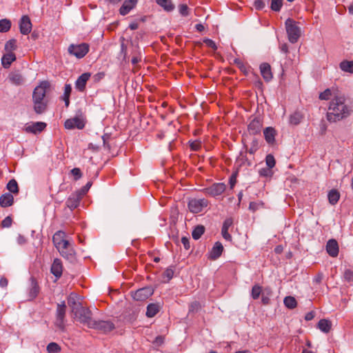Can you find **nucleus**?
<instances>
[{
    "label": "nucleus",
    "instance_id": "40",
    "mask_svg": "<svg viewBox=\"0 0 353 353\" xmlns=\"http://www.w3.org/2000/svg\"><path fill=\"white\" fill-rule=\"evenodd\" d=\"M6 188L11 193L17 194L19 192L18 183L14 179L9 181Z\"/></svg>",
    "mask_w": 353,
    "mask_h": 353
},
{
    "label": "nucleus",
    "instance_id": "55",
    "mask_svg": "<svg viewBox=\"0 0 353 353\" xmlns=\"http://www.w3.org/2000/svg\"><path fill=\"white\" fill-rule=\"evenodd\" d=\"M203 43L209 48L216 50L217 49L216 45L214 41L210 39H204Z\"/></svg>",
    "mask_w": 353,
    "mask_h": 353
},
{
    "label": "nucleus",
    "instance_id": "23",
    "mask_svg": "<svg viewBox=\"0 0 353 353\" xmlns=\"http://www.w3.org/2000/svg\"><path fill=\"white\" fill-rule=\"evenodd\" d=\"M223 251V246L222 244L219 241L216 242L210 251V258L212 260L217 259L221 255Z\"/></svg>",
    "mask_w": 353,
    "mask_h": 353
},
{
    "label": "nucleus",
    "instance_id": "58",
    "mask_svg": "<svg viewBox=\"0 0 353 353\" xmlns=\"http://www.w3.org/2000/svg\"><path fill=\"white\" fill-rule=\"evenodd\" d=\"M200 308V303L198 301L192 302L189 307V311L190 312H197Z\"/></svg>",
    "mask_w": 353,
    "mask_h": 353
},
{
    "label": "nucleus",
    "instance_id": "48",
    "mask_svg": "<svg viewBox=\"0 0 353 353\" xmlns=\"http://www.w3.org/2000/svg\"><path fill=\"white\" fill-rule=\"evenodd\" d=\"M265 163L268 168H272L275 166L276 161L273 155L268 154L265 157Z\"/></svg>",
    "mask_w": 353,
    "mask_h": 353
},
{
    "label": "nucleus",
    "instance_id": "22",
    "mask_svg": "<svg viewBox=\"0 0 353 353\" xmlns=\"http://www.w3.org/2000/svg\"><path fill=\"white\" fill-rule=\"evenodd\" d=\"M260 70L263 78L266 81H270L272 79L270 65L268 63H263L260 65Z\"/></svg>",
    "mask_w": 353,
    "mask_h": 353
},
{
    "label": "nucleus",
    "instance_id": "59",
    "mask_svg": "<svg viewBox=\"0 0 353 353\" xmlns=\"http://www.w3.org/2000/svg\"><path fill=\"white\" fill-rule=\"evenodd\" d=\"M92 183L91 182L87 183L85 185H84L81 189L79 190H77V192L81 194V196H83L84 194L87 193L90 188L91 187Z\"/></svg>",
    "mask_w": 353,
    "mask_h": 353
},
{
    "label": "nucleus",
    "instance_id": "15",
    "mask_svg": "<svg viewBox=\"0 0 353 353\" xmlns=\"http://www.w3.org/2000/svg\"><path fill=\"white\" fill-rule=\"evenodd\" d=\"M20 32L22 34L27 35L32 30V23L28 15H23L19 21Z\"/></svg>",
    "mask_w": 353,
    "mask_h": 353
},
{
    "label": "nucleus",
    "instance_id": "11",
    "mask_svg": "<svg viewBox=\"0 0 353 353\" xmlns=\"http://www.w3.org/2000/svg\"><path fill=\"white\" fill-rule=\"evenodd\" d=\"M61 255L67 259H72L74 256V250L68 241H64L57 248Z\"/></svg>",
    "mask_w": 353,
    "mask_h": 353
},
{
    "label": "nucleus",
    "instance_id": "34",
    "mask_svg": "<svg viewBox=\"0 0 353 353\" xmlns=\"http://www.w3.org/2000/svg\"><path fill=\"white\" fill-rule=\"evenodd\" d=\"M10 81L12 83L16 85H20L23 83L24 78L19 73H12L9 77Z\"/></svg>",
    "mask_w": 353,
    "mask_h": 353
},
{
    "label": "nucleus",
    "instance_id": "27",
    "mask_svg": "<svg viewBox=\"0 0 353 353\" xmlns=\"http://www.w3.org/2000/svg\"><path fill=\"white\" fill-rule=\"evenodd\" d=\"M39 292V286L37 281L34 279H31V287L29 290V299H34Z\"/></svg>",
    "mask_w": 353,
    "mask_h": 353
},
{
    "label": "nucleus",
    "instance_id": "57",
    "mask_svg": "<svg viewBox=\"0 0 353 353\" xmlns=\"http://www.w3.org/2000/svg\"><path fill=\"white\" fill-rule=\"evenodd\" d=\"M254 6L256 10H261L265 8V2L263 0H255L254 2Z\"/></svg>",
    "mask_w": 353,
    "mask_h": 353
},
{
    "label": "nucleus",
    "instance_id": "18",
    "mask_svg": "<svg viewBox=\"0 0 353 353\" xmlns=\"http://www.w3.org/2000/svg\"><path fill=\"white\" fill-rule=\"evenodd\" d=\"M51 273L57 278L59 279L63 273V265L59 259H55L50 268Z\"/></svg>",
    "mask_w": 353,
    "mask_h": 353
},
{
    "label": "nucleus",
    "instance_id": "2",
    "mask_svg": "<svg viewBox=\"0 0 353 353\" xmlns=\"http://www.w3.org/2000/svg\"><path fill=\"white\" fill-rule=\"evenodd\" d=\"M48 88L49 83L43 81L34 89L32 93L33 108L38 114H43L47 109L48 101L46 99V95Z\"/></svg>",
    "mask_w": 353,
    "mask_h": 353
},
{
    "label": "nucleus",
    "instance_id": "17",
    "mask_svg": "<svg viewBox=\"0 0 353 353\" xmlns=\"http://www.w3.org/2000/svg\"><path fill=\"white\" fill-rule=\"evenodd\" d=\"M90 76L91 74L89 72L83 73L79 76L75 82V88L80 92L85 91L86 83Z\"/></svg>",
    "mask_w": 353,
    "mask_h": 353
},
{
    "label": "nucleus",
    "instance_id": "38",
    "mask_svg": "<svg viewBox=\"0 0 353 353\" xmlns=\"http://www.w3.org/2000/svg\"><path fill=\"white\" fill-rule=\"evenodd\" d=\"M340 68L344 72L353 73V61H343L340 63Z\"/></svg>",
    "mask_w": 353,
    "mask_h": 353
},
{
    "label": "nucleus",
    "instance_id": "46",
    "mask_svg": "<svg viewBox=\"0 0 353 353\" xmlns=\"http://www.w3.org/2000/svg\"><path fill=\"white\" fill-rule=\"evenodd\" d=\"M283 6L282 0H271V9L274 11H280Z\"/></svg>",
    "mask_w": 353,
    "mask_h": 353
},
{
    "label": "nucleus",
    "instance_id": "53",
    "mask_svg": "<svg viewBox=\"0 0 353 353\" xmlns=\"http://www.w3.org/2000/svg\"><path fill=\"white\" fill-rule=\"evenodd\" d=\"M70 173L74 176V179L75 181L79 180L82 176L81 171L78 168H74L72 169L70 171Z\"/></svg>",
    "mask_w": 353,
    "mask_h": 353
},
{
    "label": "nucleus",
    "instance_id": "13",
    "mask_svg": "<svg viewBox=\"0 0 353 353\" xmlns=\"http://www.w3.org/2000/svg\"><path fill=\"white\" fill-rule=\"evenodd\" d=\"M46 123L44 122H32L27 123L25 126L24 130L28 133L36 134L42 132L46 128Z\"/></svg>",
    "mask_w": 353,
    "mask_h": 353
},
{
    "label": "nucleus",
    "instance_id": "6",
    "mask_svg": "<svg viewBox=\"0 0 353 353\" xmlns=\"http://www.w3.org/2000/svg\"><path fill=\"white\" fill-rule=\"evenodd\" d=\"M90 328L94 329L102 333L106 334L113 330L115 328V325L110 320H93Z\"/></svg>",
    "mask_w": 353,
    "mask_h": 353
},
{
    "label": "nucleus",
    "instance_id": "39",
    "mask_svg": "<svg viewBox=\"0 0 353 353\" xmlns=\"http://www.w3.org/2000/svg\"><path fill=\"white\" fill-rule=\"evenodd\" d=\"M284 305L289 309H294L297 305L296 300L294 297L289 296H286L283 301Z\"/></svg>",
    "mask_w": 353,
    "mask_h": 353
},
{
    "label": "nucleus",
    "instance_id": "60",
    "mask_svg": "<svg viewBox=\"0 0 353 353\" xmlns=\"http://www.w3.org/2000/svg\"><path fill=\"white\" fill-rule=\"evenodd\" d=\"M12 219L10 216L6 217L1 222V226L3 228H9L12 225Z\"/></svg>",
    "mask_w": 353,
    "mask_h": 353
},
{
    "label": "nucleus",
    "instance_id": "32",
    "mask_svg": "<svg viewBox=\"0 0 353 353\" xmlns=\"http://www.w3.org/2000/svg\"><path fill=\"white\" fill-rule=\"evenodd\" d=\"M327 197L330 203L334 205L339 201L340 199V193L338 190L333 189L328 192Z\"/></svg>",
    "mask_w": 353,
    "mask_h": 353
},
{
    "label": "nucleus",
    "instance_id": "19",
    "mask_svg": "<svg viewBox=\"0 0 353 353\" xmlns=\"http://www.w3.org/2000/svg\"><path fill=\"white\" fill-rule=\"evenodd\" d=\"M138 0H125L119 9V14L122 16L128 14L137 5Z\"/></svg>",
    "mask_w": 353,
    "mask_h": 353
},
{
    "label": "nucleus",
    "instance_id": "29",
    "mask_svg": "<svg viewBox=\"0 0 353 353\" xmlns=\"http://www.w3.org/2000/svg\"><path fill=\"white\" fill-rule=\"evenodd\" d=\"M174 271V266H170L161 275L162 282L165 283H168L173 278Z\"/></svg>",
    "mask_w": 353,
    "mask_h": 353
},
{
    "label": "nucleus",
    "instance_id": "14",
    "mask_svg": "<svg viewBox=\"0 0 353 353\" xmlns=\"http://www.w3.org/2000/svg\"><path fill=\"white\" fill-rule=\"evenodd\" d=\"M82 197L81 194L77 191L72 193L65 202L66 206L71 210L77 208L79 205Z\"/></svg>",
    "mask_w": 353,
    "mask_h": 353
},
{
    "label": "nucleus",
    "instance_id": "26",
    "mask_svg": "<svg viewBox=\"0 0 353 353\" xmlns=\"http://www.w3.org/2000/svg\"><path fill=\"white\" fill-rule=\"evenodd\" d=\"M65 233L63 231L59 230L54 233L52 236V242L56 248L61 245L64 241H67L65 239Z\"/></svg>",
    "mask_w": 353,
    "mask_h": 353
},
{
    "label": "nucleus",
    "instance_id": "36",
    "mask_svg": "<svg viewBox=\"0 0 353 353\" xmlns=\"http://www.w3.org/2000/svg\"><path fill=\"white\" fill-rule=\"evenodd\" d=\"M302 119V114L299 112L296 111L290 116L289 121L290 124L296 125L301 123Z\"/></svg>",
    "mask_w": 353,
    "mask_h": 353
},
{
    "label": "nucleus",
    "instance_id": "50",
    "mask_svg": "<svg viewBox=\"0 0 353 353\" xmlns=\"http://www.w3.org/2000/svg\"><path fill=\"white\" fill-rule=\"evenodd\" d=\"M190 147L192 151H199L201 148V142L198 140L190 141Z\"/></svg>",
    "mask_w": 353,
    "mask_h": 353
},
{
    "label": "nucleus",
    "instance_id": "25",
    "mask_svg": "<svg viewBox=\"0 0 353 353\" xmlns=\"http://www.w3.org/2000/svg\"><path fill=\"white\" fill-rule=\"evenodd\" d=\"M14 197L10 193H5L0 196V205L7 208L12 205Z\"/></svg>",
    "mask_w": 353,
    "mask_h": 353
},
{
    "label": "nucleus",
    "instance_id": "7",
    "mask_svg": "<svg viewBox=\"0 0 353 353\" xmlns=\"http://www.w3.org/2000/svg\"><path fill=\"white\" fill-rule=\"evenodd\" d=\"M226 190V185L224 183H214L212 185L202 190V192L207 196L216 197L221 195Z\"/></svg>",
    "mask_w": 353,
    "mask_h": 353
},
{
    "label": "nucleus",
    "instance_id": "3",
    "mask_svg": "<svg viewBox=\"0 0 353 353\" xmlns=\"http://www.w3.org/2000/svg\"><path fill=\"white\" fill-rule=\"evenodd\" d=\"M298 23L297 21L291 18L287 19L285 22L288 38L292 43H296L301 34V30Z\"/></svg>",
    "mask_w": 353,
    "mask_h": 353
},
{
    "label": "nucleus",
    "instance_id": "43",
    "mask_svg": "<svg viewBox=\"0 0 353 353\" xmlns=\"http://www.w3.org/2000/svg\"><path fill=\"white\" fill-rule=\"evenodd\" d=\"M262 292V288L259 285H254L252 288L251 296L253 299H259Z\"/></svg>",
    "mask_w": 353,
    "mask_h": 353
},
{
    "label": "nucleus",
    "instance_id": "51",
    "mask_svg": "<svg viewBox=\"0 0 353 353\" xmlns=\"http://www.w3.org/2000/svg\"><path fill=\"white\" fill-rule=\"evenodd\" d=\"M234 62L242 72H243L245 74H248V69L241 60L235 59Z\"/></svg>",
    "mask_w": 353,
    "mask_h": 353
},
{
    "label": "nucleus",
    "instance_id": "47",
    "mask_svg": "<svg viewBox=\"0 0 353 353\" xmlns=\"http://www.w3.org/2000/svg\"><path fill=\"white\" fill-rule=\"evenodd\" d=\"M259 175L263 177H271L273 174V172L270 168H261L259 171Z\"/></svg>",
    "mask_w": 353,
    "mask_h": 353
},
{
    "label": "nucleus",
    "instance_id": "49",
    "mask_svg": "<svg viewBox=\"0 0 353 353\" xmlns=\"http://www.w3.org/2000/svg\"><path fill=\"white\" fill-rule=\"evenodd\" d=\"M332 96V92L330 88L325 89L323 92L319 94V99L321 100H329Z\"/></svg>",
    "mask_w": 353,
    "mask_h": 353
},
{
    "label": "nucleus",
    "instance_id": "45",
    "mask_svg": "<svg viewBox=\"0 0 353 353\" xmlns=\"http://www.w3.org/2000/svg\"><path fill=\"white\" fill-rule=\"evenodd\" d=\"M259 148V143L258 139H253L251 143L250 148L248 150V152L251 154H254Z\"/></svg>",
    "mask_w": 353,
    "mask_h": 353
},
{
    "label": "nucleus",
    "instance_id": "9",
    "mask_svg": "<svg viewBox=\"0 0 353 353\" xmlns=\"http://www.w3.org/2000/svg\"><path fill=\"white\" fill-rule=\"evenodd\" d=\"M154 293V290L151 287H145L140 288L134 292L132 297L138 301H143L151 296Z\"/></svg>",
    "mask_w": 353,
    "mask_h": 353
},
{
    "label": "nucleus",
    "instance_id": "41",
    "mask_svg": "<svg viewBox=\"0 0 353 353\" xmlns=\"http://www.w3.org/2000/svg\"><path fill=\"white\" fill-rule=\"evenodd\" d=\"M11 28L10 20L3 19L0 20V32H7Z\"/></svg>",
    "mask_w": 353,
    "mask_h": 353
},
{
    "label": "nucleus",
    "instance_id": "1",
    "mask_svg": "<svg viewBox=\"0 0 353 353\" xmlns=\"http://www.w3.org/2000/svg\"><path fill=\"white\" fill-rule=\"evenodd\" d=\"M352 112V105L346 103L344 96L334 95L329 103L326 119L330 123H336L347 119Z\"/></svg>",
    "mask_w": 353,
    "mask_h": 353
},
{
    "label": "nucleus",
    "instance_id": "56",
    "mask_svg": "<svg viewBox=\"0 0 353 353\" xmlns=\"http://www.w3.org/2000/svg\"><path fill=\"white\" fill-rule=\"evenodd\" d=\"M179 12L182 16L186 17L189 14V8L187 5L182 4L179 6Z\"/></svg>",
    "mask_w": 353,
    "mask_h": 353
},
{
    "label": "nucleus",
    "instance_id": "31",
    "mask_svg": "<svg viewBox=\"0 0 353 353\" xmlns=\"http://www.w3.org/2000/svg\"><path fill=\"white\" fill-rule=\"evenodd\" d=\"M78 295L75 293H71L68 298V305L71 307V311H73L74 308H78L79 305H82L78 301Z\"/></svg>",
    "mask_w": 353,
    "mask_h": 353
},
{
    "label": "nucleus",
    "instance_id": "44",
    "mask_svg": "<svg viewBox=\"0 0 353 353\" xmlns=\"http://www.w3.org/2000/svg\"><path fill=\"white\" fill-rule=\"evenodd\" d=\"M48 353H58L61 351L60 346L54 342L50 343L47 346Z\"/></svg>",
    "mask_w": 353,
    "mask_h": 353
},
{
    "label": "nucleus",
    "instance_id": "28",
    "mask_svg": "<svg viewBox=\"0 0 353 353\" xmlns=\"http://www.w3.org/2000/svg\"><path fill=\"white\" fill-rule=\"evenodd\" d=\"M161 305L159 303H150L147 306L146 316L149 318L154 317L160 310Z\"/></svg>",
    "mask_w": 353,
    "mask_h": 353
},
{
    "label": "nucleus",
    "instance_id": "42",
    "mask_svg": "<svg viewBox=\"0 0 353 353\" xmlns=\"http://www.w3.org/2000/svg\"><path fill=\"white\" fill-rule=\"evenodd\" d=\"M17 48V40L14 39H10L5 44V50L8 52H12V51Z\"/></svg>",
    "mask_w": 353,
    "mask_h": 353
},
{
    "label": "nucleus",
    "instance_id": "64",
    "mask_svg": "<svg viewBox=\"0 0 353 353\" xmlns=\"http://www.w3.org/2000/svg\"><path fill=\"white\" fill-rule=\"evenodd\" d=\"M323 278V273L319 272L314 279V282L316 283H320Z\"/></svg>",
    "mask_w": 353,
    "mask_h": 353
},
{
    "label": "nucleus",
    "instance_id": "33",
    "mask_svg": "<svg viewBox=\"0 0 353 353\" xmlns=\"http://www.w3.org/2000/svg\"><path fill=\"white\" fill-rule=\"evenodd\" d=\"M72 92V87L70 84H65L64 86V93L62 96V100L65 102V107L70 105V96Z\"/></svg>",
    "mask_w": 353,
    "mask_h": 353
},
{
    "label": "nucleus",
    "instance_id": "62",
    "mask_svg": "<svg viewBox=\"0 0 353 353\" xmlns=\"http://www.w3.org/2000/svg\"><path fill=\"white\" fill-rule=\"evenodd\" d=\"M221 234L224 239L228 241H232V236L229 234L228 231L227 230H221Z\"/></svg>",
    "mask_w": 353,
    "mask_h": 353
},
{
    "label": "nucleus",
    "instance_id": "5",
    "mask_svg": "<svg viewBox=\"0 0 353 353\" xmlns=\"http://www.w3.org/2000/svg\"><path fill=\"white\" fill-rule=\"evenodd\" d=\"M90 50V46L86 43H81L80 44H70L68 47V53L74 56L77 59L84 57Z\"/></svg>",
    "mask_w": 353,
    "mask_h": 353
},
{
    "label": "nucleus",
    "instance_id": "54",
    "mask_svg": "<svg viewBox=\"0 0 353 353\" xmlns=\"http://www.w3.org/2000/svg\"><path fill=\"white\" fill-rule=\"evenodd\" d=\"M232 224H233V219L232 218H227L223 223L221 230L228 231L229 228L232 225Z\"/></svg>",
    "mask_w": 353,
    "mask_h": 353
},
{
    "label": "nucleus",
    "instance_id": "35",
    "mask_svg": "<svg viewBox=\"0 0 353 353\" xmlns=\"http://www.w3.org/2000/svg\"><path fill=\"white\" fill-rule=\"evenodd\" d=\"M156 2L168 12L172 11L174 8V6L171 0H156Z\"/></svg>",
    "mask_w": 353,
    "mask_h": 353
},
{
    "label": "nucleus",
    "instance_id": "12",
    "mask_svg": "<svg viewBox=\"0 0 353 353\" xmlns=\"http://www.w3.org/2000/svg\"><path fill=\"white\" fill-rule=\"evenodd\" d=\"M66 305L65 301L57 305L56 325L60 329L64 328V319L65 316Z\"/></svg>",
    "mask_w": 353,
    "mask_h": 353
},
{
    "label": "nucleus",
    "instance_id": "20",
    "mask_svg": "<svg viewBox=\"0 0 353 353\" xmlns=\"http://www.w3.org/2000/svg\"><path fill=\"white\" fill-rule=\"evenodd\" d=\"M326 250L332 257H336L339 254V245L335 239H330L326 244Z\"/></svg>",
    "mask_w": 353,
    "mask_h": 353
},
{
    "label": "nucleus",
    "instance_id": "61",
    "mask_svg": "<svg viewBox=\"0 0 353 353\" xmlns=\"http://www.w3.org/2000/svg\"><path fill=\"white\" fill-rule=\"evenodd\" d=\"M181 243L183 245V247L186 250H188L190 248V240L188 237L186 236H183L181 238Z\"/></svg>",
    "mask_w": 353,
    "mask_h": 353
},
{
    "label": "nucleus",
    "instance_id": "10",
    "mask_svg": "<svg viewBox=\"0 0 353 353\" xmlns=\"http://www.w3.org/2000/svg\"><path fill=\"white\" fill-rule=\"evenodd\" d=\"M64 126L68 130H73L74 128L82 130L85 127V121L81 117H74L67 119L65 121Z\"/></svg>",
    "mask_w": 353,
    "mask_h": 353
},
{
    "label": "nucleus",
    "instance_id": "30",
    "mask_svg": "<svg viewBox=\"0 0 353 353\" xmlns=\"http://www.w3.org/2000/svg\"><path fill=\"white\" fill-rule=\"evenodd\" d=\"M318 328L324 333H328L332 327L330 321L327 319H321L317 325Z\"/></svg>",
    "mask_w": 353,
    "mask_h": 353
},
{
    "label": "nucleus",
    "instance_id": "4",
    "mask_svg": "<svg viewBox=\"0 0 353 353\" xmlns=\"http://www.w3.org/2000/svg\"><path fill=\"white\" fill-rule=\"evenodd\" d=\"M72 312L77 321L86 325L88 328L90 327L93 319H92V312L88 308L79 305L78 308H74Z\"/></svg>",
    "mask_w": 353,
    "mask_h": 353
},
{
    "label": "nucleus",
    "instance_id": "8",
    "mask_svg": "<svg viewBox=\"0 0 353 353\" xmlns=\"http://www.w3.org/2000/svg\"><path fill=\"white\" fill-rule=\"evenodd\" d=\"M208 204L209 201L205 199H193L188 202V206L191 212L197 214L202 212Z\"/></svg>",
    "mask_w": 353,
    "mask_h": 353
},
{
    "label": "nucleus",
    "instance_id": "52",
    "mask_svg": "<svg viewBox=\"0 0 353 353\" xmlns=\"http://www.w3.org/2000/svg\"><path fill=\"white\" fill-rule=\"evenodd\" d=\"M343 277L348 283L353 282V271L347 269L344 272Z\"/></svg>",
    "mask_w": 353,
    "mask_h": 353
},
{
    "label": "nucleus",
    "instance_id": "63",
    "mask_svg": "<svg viewBox=\"0 0 353 353\" xmlns=\"http://www.w3.org/2000/svg\"><path fill=\"white\" fill-rule=\"evenodd\" d=\"M26 241L27 239L23 235L19 234V236H17V243L19 245H23L26 243Z\"/></svg>",
    "mask_w": 353,
    "mask_h": 353
},
{
    "label": "nucleus",
    "instance_id": "37",
    "mask_svg": "<svg viewBox=\"0 0 353 353\" xmlns=\"http://www.w3.org/2000/svg\"><path fill=\"white\" fill-rule=\"evenodd\" d=\"M205 232V228L203 225H199L194 228L192 232V238L195 240H198L203 234Z\"/></svg>",
    "mask_w": 353,
    "mask_h": 353
},
{
    "label": "nucleus",
    "instance_id": "21",
    "mask_svg": "<svg viewBox=\"0 0 353 353\" xmlns=\"http://www.w3.org/2000/svg\"><path fill=\"white\" fill-rule=\"evenodd\" d=\"M263 135L266 142L270 145H273L275 143V137L276 132L274 128L268 127L263 130Z\"/></svg>",
    "mask_w": 353,
    "mask_h": 353
},
{
    "label": "nucleus",
    "instance_id": "16",
    "mask_svg": "<svg viewBox=\"0 0 353 353\" xmlns=\"http://www.w3.org/2000/svg\"><path fill=\"white\" fill-rule=\"evenodd\" d=\"M262 127L263 123L261 119L259 118L255 117L249 123L248 126V130L250 134L256 135L261 133Z\"/></svg>",
    "mask_w": 353,
    "mask_h": 353
},
{
    "label": "nucleus",
    "instance_id": "24",
    "mask_svg": "<svg viewBox=\"0 0 353 353\" xmlns=\"http://www.w3.org/2000/svg\"><path fill=\"white\" fill-rule=\"evenodd\" d=\"M16 60V56L13 52H8L1 58V64L6 69L9 68L12 62Z\"/></svg>",
    "mask_w": 353,
    "mask_h": 353
}]
</instances>
